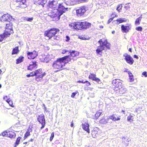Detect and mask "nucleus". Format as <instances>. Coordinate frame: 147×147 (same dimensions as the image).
<instances>
[{
    "instance_id": "7ed1b4c3",
    "label": "nucleus",
    "mask_w": 147,
    "mask_h": 147,
    "mask_svg": "<svg viewBox=\"0 0 147 147\" xmlns=\"http://www.w3.org/2000/svg\"><path fill=\"white\" fill-rule=\"evenodd\" d=\"M69 56H65L62 58L58 59L56 61H54L53 64V67L55 69H60L65 64L70 61V59Z\"/></svg>"
},
{
    "instance_id": "09e8293b",
    "label": "nucleus",
    "mask_w": 147,
    "mask_h": 147,
    "mask_svg": "<svg viewBox=\"0 0 147 147\" xmlns=\"http://www.w3.org/2000/svg\"><path fill=\"white\" fill-rule=\"evenodd\" d=\"M110 44L109 43H107V44H106L105 45V48L106 47V48H107L108 49H110Z\"/></svg>"
},
{
    "instance_id": "dca6fc26",
    "label": "nucleus",
    "mask_w": 147,
    "mask_h": 147,
    "mask_svg": "<svg viewBox=\"0 0 147 147\" xmlns=\"http://www.w3.org/2000/svg\"><path fill=\"white\" fill-rule=\"evenodd\" d=\"M122 144L123 146H128L129 142L131 141V140L129 138H126L125 137L122 138Z\"/></svg>"
},
{
    "instance_id": "c85d7f7f",
    "label": "nucleus",
    "mask_w": 147,
    "mask_h": 147,
    "mask_svg": "<svg viewBox=\"0 0 147 147\" xmlns=\"http://www.w3.org/2000/svg\"><path fill=\"white\" fill-rule=\"evenodd\" d=\"M142 18V16H140L136 20L135 22V25L138 26L140 24V22L141 21Z\"/></svg>"
},
{
    "instance_id": "4468645a",
    "label": "nucleus",
    "mask_w": 147,
    "mask_h": 147,
    "mask_svg": "<svg viewBox=\"0 0 147 147\" xmlns=\"http://www.w3.org/2000/svg\"><path fill=\"white\" fill-rule=\"evenodd\" d=\"M69 53H70V55L68 56H69V58L70 59V61H71V59H73L72 58H71V57H74L78 56L79 55V52L74 50H69Z\"/></svg>"
},
{
    "instance_id": "e433bc0d",
    "label": "nucleus",
    "mask_w": 147,
    "mask_h": 147,
    "mask_svg": "<svg viewBox=\"0 0 147 147\" xmlns=\"http://www.w3.org/2000/svg\"><path fill=\"white\" fill-rule=\"evenodd\" d=\"M8 133V131H5L1 134V135L3 136L7 137Z\"/></svg>"
},
{
    "instance_id": "6ab92c4d",
    "label": "nucleus",
    "mask_w": 147,
    "mask_h": 147,
    "mask_svg": "<svg viewBox=\"0 0 147 147\" xmlns=\"http://www.w3.org/2000/svg\"><path fill=\"white\" fill-rule=\"evenodd\" d=\"M115 90L119 91L120 94H122L126 92L127 91V89L122 85L120 88H119L118 89H116Z\"/></svg>"
},
{
    "instance_id": "864d4df0",
    "label": "nucleus",
    "mask_w": 147,
    "mask_h": 147,
    "mask_svg": "<svg viewBox=\"0 0 147 147\" xmlns=\"http://www.w3.org/2000/svg\"><path fill=\"white\" fill-rule=\"evenodd\" d=\"M79 38L83 40H86V38L84 36H79Z\"/></svg>"
},
{
    "instance_id": "9d476101",
    "label": "nucleus",
    "mask_w": 147,
    "mask_h": 147,
    "mask_svg": "<svg viewBox=\"0 0 147 147\" xmlns=\"http://www.w3.org/2000/svg\"><path fill=\"white\" fill-rule=\"evenodd\" d=\"M15 1L19 7L25 8L27 7L26 0H15Z\"/></svg>"
},
{
    "instance_id": "4be33fe9",
    "label": "nucleus",
    "mask_w": 147,
    "mask_h": 147,
    "mask_svg": "<svg viewBox=\"0 0 147 147\" xmlns=\"http://www.w3.org/2000/svg\"><path fill=\"white\" fill-rule=\"evenodd\" d=\"M34 74L35 75H36L38 74L43 75L44 74V76H45L46 74L45 72L43 73L42 72V69H39L34 71Z\"/></svg>"
},
{
    "instance_id": "20e7f679",
    "label": "nucleus",
    "mask_w": 147,
    "mask_h": 147,
    "mask_svg": "<svg viewBox=\"0 0 147 147\" xmlns=\"http://www.w3.org/2000/svg\"><path fill=\"white\" fill-rule=\"evenodd\" d=\"M69 25L72 29L81 30L88 28L91 26V24L86 22H76L69 24Z\"/></svg>"
},
{
    "instance_id": "2f4dec72",
    "label": "nucleus",
    "mask_w": 147,
    "mask_h": 147,
    "mask_svg": "<svg viewBox=\"0 0 147 147\" xmlns=\"http://www.w3.org/2000/svg\"><path fill=\"white\" fill-rule=\"evenodd\" d=\"M21 139V138L20 137H18L17 138L15 143L14 147H16L18 145L20 142Z\"/></svg>"
},
{
    "instance_id": "f704fd0d",
    "label": "nucleus",
    "mask_w": 147,
    "mask_h": 147,
    "mask_svg": "<svg viewBox=\"0 0 147 147\" xmlns=\"http://www.w3.org/2000/svg\"><path fill=\"white\" fill-rule=\"evenodd\" d=\"M96 76V75L95 74H91L89 76V78L94 80V78H95Z\"/></svg>"
},
{
    "instance_id": "4c0bfd02",
    "label": "nucleus",
    "mask_w": 147,
    "mask_h": 147,
    "mask_svg": "<svg viewBox=\"0 0 147 147\" xmlns=\"http://www.w3.org/2000/svg\"><path fill=\"white\" fill-rule=\"evenodd\" d=\"M35 76L34 74V71H32L31 72L30 74H28L26 75V76L28 77H30L33 76Z\"/></svg>"
},
{
    "instance_id": "c03bdc74",
    "label": "nucleus",
    "mask_w": 147,
    "mask_h": 147,
    "mask_svg": "<svg viewBox=\"0 0 147 147\" xmlns=\"http://www.w3.org/2000/svg\"><path fill=\"white\" fill-rule=\"evenodd\" d=\"M54 136V133L53 132L51 134V136L50 138V141H51L52 140Z\"/></svg>"
},
{
    "instance_id": "37998d69",
    "label": "nucleus",
    "mask_w": 147,
    "mask_h": 147,
    "mask_svg": "<svg viewBox=\"0 0 147 147\" xmlns=\"http://www.w3.org/2000/svg\"><path fill=\"white\" fill-rule=\"evenodd\" d=\"M136 30L139 31H141L142 30V28L141 26H138L136 28Z\"/></svg>"
},
{
    "instance_id": "c756f323",
    "label": "nucleus",
    "mask_w": 147,
    "mask_h": 147,
    "mask_svg": "<svg viewBox=\"0 0 147 147\" xmlns=\"http://www.w3.org/2000/svg\"><path fill=\"white\" fill-rule=\"evenodd\" d=\"M24 57L23 56H21L16 60V63L17 64H19L22 62L23 61Z\"/></svg>"
},
{
    "instance_id": "a211bd4d",
    "label": "nucleus",
    "mask_w": 147,
    "mask_h": 147,
    "mask_svg": "<svg viewBox=\"0 0 147 147\" xmlns=\"http://www.w3.org/2000/svg\"><path fill=\"white\" fill-rule=\"evenodd\" d=\"M82 126L83 129L84 130L86 131L88 133H90L89 125L88 123H85L84 124H82Z\"/></svg>"
},
{
    "instance_id": "774afa93",
    "label": "nucleus",
    "mask_w": 147,
    "mask_h": 147,
    "mask_svg": "<svg viewBox=\"0 0 147 147\" xmlns=\"http://www.w3.org/2000/svg\"><path fill=\"white\" fill-rule=\"evenodd\" d=\"M112 33L113 34H114L115 33V31H112Z\"/></svg>"
},
{
    "instance_id": "a878e982",
    "label": "nucleus",
    "mask_w": 147,
    "mask_h": 147,
    "mask_svg": "<svg viewBox=\"0 0 147 147\" xmlns=\"http://www.w3.org/2000/svg\"><path fill=\"white\" fill-rule=\"evenodd\" d=\"M117 118L115 117V116L114 115L110 116L109 117V118L108 119H109V120L111 119L113 121H115L119 120L120 119V118H119L118 117Z\"/></svg>"
},
{
    "instance_id": "ddd939ff",
    "label": "nucleus",
    "mask_w": 147,
    "mask_h": 147,
    "mask_svg": "<svg viewBox=\"0 0 147 147\" xmlns=\"http://www.w3.org/2000/svg\"><path fill=\"white\" fill-rule=\"evenodd\" d=\"M27 54L29 59H34L38 56V53L36 51H34L32 52H28Z\"/></svg>"
},
{
    "instance_id": "58836bf2",
    "label": "nucleus",
    "mask_w": 147,
    "mask_h": 147,
    "mask_svg": "<svg viewBox=\"0 0 147 147\" xmlns=\"http://www.w3.org/2000/svg\"><path fill=\"white\" fill-rule=\"evenodd\" d=\"M94 81H95L97 82L99 84H100L101 83V81L100 80V79H99L98 78H97L96 77H95V78H94Z\"/></svg>"
},
{
    "instance_id": "1a4fd4ad",
    "label": "nucleus",
    "mask_w": 147,
    "mask_h": 147,
    "mask_svg": "<svg viewBox=\"0 0 147 147\" xmlns=\"http://www.w3.org/2000/svg\"><path fill=\"white\" fill-rule=\"evenodd\" d=\"M112 83L115 87V88L114 87L113 88H114V90H115L120 88L123 85L122 82H120V80L118 79H115L113 80L112 81Z\"/></svg>"
},
{
    "instance_id": "6e6552de",
    "label": "nucleus",
    "mask_w": 147,
    "mask_h": 147,
    "mask_svg": "<svg viewBox=\"0 0 147 147\" xmlns=\"http://www.w3.org/2000/svg\"><path fill=\"white\" fill-rule=\"evenodd\" d=\"M38 63L36 61H33L30 63L29 65L28 66L27 69L32 71L36 69L38 66Z\"/></svg>"
},
{
    "instance_id": "6e6d98bb",
    "label": "nucleus",
    "mask_w": 147,
    "mask_h": 147,
    "mask_svg": "<svg viewBox=\"0 0 147 147\" xmlns=\"http://www.w3.org/2000/svg\"><path fill=\"white\" fill-rule=\"evenodd\" d=\"M32 131V129H31L29 128V129H28V130L26 132H28V133H30V132Z\"/></svg>"
},
{
    "instance_id": "2eb2a0df",
    "label": "nucleus",
    "mask_w": 147,
    "mask_h": 147,
    "mask_svg": "<svg viewBox=\"0 0 147 147\" xmlns=\"http://www.w3.org/2000/svg\"><path fill=\"white\" fill-rule=\"evenodd\" d=\"M99 131V129L97 127H94L93 128L91 134L93 138H95L98 136V132Z\"/></svg>"
},
{
    "instance_id": "aec40b11",
    "label": "nucleus",
    "mask_w": 147,
    "mask_h": 147,
    "mask_svg": "<svg viewBox=\"0 0 147 147\" xmlns=\"http://www.w3.org/2000/svg\"><path fill=\"white\" fill-rule=\"evenodd\" d=\"M37 120L40 123L45 122L44 115H40L38 116Z\"/></svg>"
},
{
    "instance_id": "69168bd1",
    "label": "nucleus",
    "mask_w": 147,
    "mask_h": 147,
    "mask_svg": "<svg viewBox=\"0 0 147 147\" xmlns=\"http://www.w3.org/2000/svg\"><path fill=\"white\" fill-rule=\"evenodd\" d=\"M10 104H11L10 105L12 106V105H13V103H12V102L11 100V102H9Z\"/></svg>"
},
{
    "instance_id": "603ef678",
    "label": "nucleus",
    "mask_w": 147,
    "mask_h": 147,
    "mask_svg": "<svg viewBox=\"0 0 147 147\" xmlns=\"http://www.w3.org/2000/svg\"><path fill=\"white\" fill-rule=\"evenodd\" d=\"M129 77V79L130 80V81L131 82H133L134 80V78H133V76H131Z\"/></svg>"
},
{
    "instance_id": "3c124183",
    "label": "nucleus",
    "mask_w": 147,
    "mask_h": 147,
    "mask_svg": "<svg viewBox=\"0 0 147 147\" xmlns=\"http://www.w3.org/2000/svg\"><path fill=\"white\" fill-rule=\"evenodd\" d=\"M142 75L144 76L145 77H147V73L146 71H144L143 72Z\"/></svg>"
},
{
    "instance_id": "f03ea898",
    "label": "nucleus",
    "mask_w": 147,
    "mask_h": 147,
    "mask_svg": "<svg viewBox=\"0 0 147 147\" xmlns=\"http://www.w3.org/2000/svg\"><path fill=\"white\" fill-rule=\"evenodd\" d=\"M12 19V16L8 13L4 14L1 18V22H8L9 23L6 24V28L4 33L0 35V42L2 41L4 38L9 36L11 33H13L12 24L10 22Z\"/></svg>"
},
{
    "instance_id": "a19ab883",
    "label": "nucleus",
    "mask_w": 147,
    "mask_h": 147,
    "mask_svg": "<svg viewBox=\"0 0 147 147\" xmlns=\"http://www.w3.org/2000/svg\"><path fill=\"white\" fill-rule=\"evenodd\" d=\"M77 93H78V91H76L75 92H73L72 93L71 97L72 98H74L76 94Z\"/></svg>"
},
{
    "instance_id": "338daca9",
    "label": "nucleus",
    "mask_w": 147,
    "mask_h": 147,
    "mask_svg": "<svg viewBox=\"0 0 147 147\" xmlns=\"http://www.w3.org/2000/svg\"><path fill=\"white\" fill-rule=\"evenodd\" d=\"M33 139H31L30 140H29V141L33 142Z\"/></svg>"
},
{
    "instance_id": "4d7b16f0",
    "label": "nucleus",
    "mask_w": 147,
    "mask_h": 147,
    "mask_svg": "<svg viewBox=\"0 0 147 147\" xmlns=\"http://www.w3.org/2000/svg\"><path fill=\"white\" fill-rule=\"evenodd\" d=\"M128 74L129 77L131 76H133V75H132V74L130 72H129Z\"/></svg>"
},
{
    "instance_id": "de8ad7c7",
    "label": "nucleus",
    "mask_w": 147,
    "mask_h": 147,
    "mask_svg": "<svg viewBox=\"0 0 147 147\" xmlns=\"http://www.w3.org/2000/svg\"><path fill=\"white\" fill-rule=\"evenodd\" d=\"M70 40V38L68 36H66L65 37V40L66 42H68Z\"/></svg>"
},
{
    "instance_id": "9b49d317",
    "label": "nucleus",
    "mask_w": 147,
    "mask_h": 147,
    "mask_svg": "<svg viewBox=\"0 0 147 147\" xmlns=\"http://www.w3.org/2000/svg\"><path fill=\"white\" fill-rule=\"evenodd\" d=\"M123 56L125 57V59L126 61L130 64L132 65L134 62V60L131 56L127 53H125L123 55Z\"/></svg>"
},
{
    "instance_id": "b1692460",
    "label": "nucleus",
    "mask_w": 147,
    "mask_h": 147,
    "mask_svg": "<svg viewBox=\"0 0 147 147\" xmlns=\"http://www.w3.org/2000/svg\"><path fill=\"white\" fill-rule=\"evenodd\" d=\"M102 113V111L100 110L98 111L94 115H92V118L94 119H97L100 116Z\"/></svg>"
},
{
    "instance_id": "cd10ccee",
    "label": "nucleus",
    "mask_w": 147,
    "mask_h": 147,
    "mask_svg": "<svg viewBox=\"0 0 147 147\" xmlns=\"http://www.w3.org/2000/svg\"><path fill=\"white\" fill-rule=\"evenodd\" d=\"M126 20V19L125 18L118 19L116 20V24H119L120 23L125 22Z\"/></svg>"
},
{
    "instance_id": "473e14b6",
    "label": "nucleus",
    "mask_w": 147,
    "mask_h": 147,
    "mask_svg": "<svg viewBox=\"0 0 147 147\" xmlns=\"http://www.w3.org/2000/svg\"><path fill=\"white\" fill-rule=\"evenodd\" d=\"M3 99L4 100H5L8 103L9 105H10L11 104H10L9 102H11V100L9 98H8V96H7L4 97Z\"/></svg>"
},
{
    "instance_id": "680f3d73",
    "label": "nucleus",
    "mask_w": 147,
    "mask_h": 147,
    "mask_svg": "<svg viewBox=\"0 0 147 147\" xmlns=\"http://www.w3.org/2000/svg\"><path fill=\"white\" fill-rule=\"evenodd\" d=\"M86 84V85L87 86H88L89 85H90V84L88 83H85Z\"/></svg>"
},
{
    "instance_id": "49530a36",
    "label": "nucleus",
    "mask_w": 147,
    "mask_h": 147,
    "mask_svg": "<svg viewBox=\"0 0 147 147\" xmlns=\"http://www.w3.org/2000/svg\"><path fill=\"white\" fill-rule=\"evenodd\" d=\"M69 50H67V49H63L62 50V53L63 54H64L65 53L68 52L69 53Z\"/></svg>"
},
{
    "instance_id": "13d9d810",
    "label": "nucleus",
    "mask_w": 147,
    "mask_h": 147,
    "mask_svg": "<svg viewBox=\"0 0 147 147\" xmlns=\"http://www.w3.org/2000/svg\"><path fill=\"white\" fill-rule=\"evenodd\" d=\"M54 37H53V38L54 39H56L57 40H58V37L57 36H53Z\"/></svg>"
},
{
    "instance_id": "5fc2aeb1",
    "label": "nucleus",
    "mask_w": 147,
    "mask_h": 147,
    "mask_svg": "<svg viewBox=\"0 0 147 147\" xmlns=\"http://www.w3.org/2000/svg\"><path fill=\"white\" fill-rule=\"evenodd\" d=\"M113 18H111L108 21V24H109L113 20Z\"/></svg>"
},
{
    "instance_id": "5701e85b",
    "label": "nucleus",
    "mask_w": 147,
    "mask_h": 147,
    "mask_svg": "<svg viewBox=\"0 0 147 147\" xmlns=\"http://www.w3.org/2000/svg\"><path fill=\"white\" fill-rule=\"evenodd\" d=\"M7 137L11 138H15L16 136V134L15 132L12 131H8Z\"/></svg>"
},
{
    "instance_id": "a18cd8bd",
    "label": "nucleus",
    "mask_w": 147,
    "mask_h": 147,
    "mask_svg": "<svg viewBox=\"0 0 147 147\" xmlns=\"http://www.w3.org/2000/svg\"><path fill=\"white\" fill-rule=\"evenodd\" d=\"M30 135V133L28 132H26L24 135V139H25L28 136Z\"/></svg>"
},
{
    "instance_id": "bb28decb",
    "label": "nucleus",
    "mask_w": 147,
    "mask_h": 147,
    "mask_svg": "<svg viewBox=\"0 0 147 147\" xmlns=\"http://www.w3.org/2000/svg\"><path fill=\"white\" fill-rule=\"evenodd\" d=\"M109 121V119L107 118L106 119H102L100 120L99 122L100 123L105 124L108 123Z\"/></svg>"
},
{
    "instance_id": "7c9ffc66",
    "label": "nucleus",
    "mask_w": 147,
    "mask_h": 147,
    "mask_svg": "<svg viewBox=\"0 0 147 147\" xmlns=\"http://www.w3.org/2000/svg\"><path fill=\"white\" fill-rule=\"evenodd\" d=\"M18 51V48L17 47L14 48L12 51V55L17 54Z\"/></svg>"
},
{
    "instance_id": "f3484780",
    "label": "nucleus",
    "mask_w": 147,
    "mask_h": 147,
    "mask_svg": "<svg viewBox=\"0 0 147 147\" xmlns=\"http://www.w3.org/2000/svg\"><path fill=\"white\" fill-rule=\"evenodd\" d=\"M47 0H35L34 3L41 5L43 7L44 6V5L46 3Z\"/></svg>"
},
{
    "instance_id": "393cba45",
    "label": "nucleus",
    "mask_w": 147,
    "mask_h": 147,
    "mask_svg": "<svg viewBox=\"0 0 147 147\" xmlns=\"http://www.w3.org/2000/svg\"><path fill=\"white\" fill-rule=\"evenodd\" d=\"M36 77V80L37 81H40L42 78L44 76V74L43 75H39L38 74L36 75H35Z\"/></svg>"
},
{
    "instance_id": "e2e57ef3",
    "label": "nucleus",
    "mask_w": 147,
    "mask_h": 147,
    "mask_svg": "<svg viewBox=\"0 0 147 147\" xmlns=\"http://www.w3.org/2000/svg\"><path fill=\"white\" fill-rule=\"evenodd\" d=\"M71 127H73V126H74V123H73V122H72L71 123Z\"/></svg>"
},
{
    "instance_id": "bf43d9fd",
    "label": "nucleus",
    "mask_w": 147,
    "mask_h": 147,
    "mask_svg": "<svg viewBox=\"0 0 147 147\" xmlns=\"http://www.w3.org/2000/svg\"><path fill=\"white\" fill-rule=\"evenodd\" d=\"M134 58H136V59H138V56L137 55H134Z\"/></svg>"
},
{
    "instance_id": "ea45409f",
    "label": "nucleus",
    "mask_w": 147,
    "mask_h": 147,
    "mask_svg": "<svg viewBox=\"0 0 147 147\" xmlns=\"http://www.w3.org/2000/svg\"><path fill=\"white\" fill-rule=\"evenodd\" d=\"M133 117V116L130 115L129 116H128L127 117V120L128 121H132V118Z\"/></svg>"
},
{
    "instance_id": "052dcab7",
    "label": "nucleus",
    "mask_w": 147,
    "mask_h": 147,
    "mask_svg": "<svg viewBox=\"0 0 147 147\" xmlns=\"http://www.w3.org/2000/svg\"><path fill=\"white\" fill-rule=\"evenodd\" d=\"M124 7L126 9H127L129 8V7L128 6H125Z\"/></svg>"
},
{
    "instance_id": "0e129e2a",
    "label": "nucleus",
    "mask_w": 147,
    "mask_h": 147,
    "mask_svg": "<svg viewBox=\"0 0 147 147\" xmlns=\"http://www.w3.org/2000/svg\"><path fill=\"white\" fill-rule=\"evenodd\" d=\"M131 50H132V49H131V48H129V52H132Z\"/></svg>"
},
{
    "instance_id": "0eeeda50",
    "label": "nucleus",
    "mask_w": 147,
    "mask_h": 147,
    "mask_svg": "<svg viewBox=\"0 0 147 147\" xmlns=\"http://www.w3.org/2000/svg\"><path fill=\"white\" fill-rule=\"evenodd\" d=\"M87 8L85 6L79 7L76 10V13L78 17L83 15L87 10Z\"/></svg>"
},
{
    "instance_id": "423d86ee",
    "label": "nucleus",
    "mask_w": 147,
    "mask_h": 147,
    "mask_svg": "<svg viewBox=\"0 0 147 147\" xmlns=\"http://www.w3.org/2000/svg\"><path fill=\"white\" fill-rule=\"evenodd\" d=\"M60 30L56 28H52L48 31H45L44 35L45 36L48 37L49 38L55 36L56 34L59 32Z\"/></svg>"
},
{
    "instance_id": "412c9836",
    "label": "nucleus",
    "mask_w": 147,
    "mask_h": 147,
    "mask_svg": "<svg viewBox=\"0 0 147 147\" xmlns=\"http://www.w3.org/2000/svg\"><path fill=\"white\" fill-rule=\"evenodd\" d=\"M75 3V0H65V3H62L64 5L65 4L67 5H73Z\"/></svg>"
},
{
    "instance_id": "f257e3e1",
    "label": "nucleus",
    "mask_w": 147,
    "mask_h": 147,
    "mask_svg": "<svg viewBox=\"0 0 147 147\" xmlns=\"http://www.w3.org/2000/svg\"><path fill=\"white\" fill-rule=\"evenodd\" d=\"M48 6L49 8L53 9V14L52 15L53 17H56L58 20H59L60 16L66 11L68 8L64 7L63 4H58L57 1H52L49 3Z\"/></svg>"
},
{
    "instance_id": "c9c22d12",
    "label": "nucleus",
    "mask_w": 147,
    "mask_h": 147,
    "mask_svg": "<svg viewBox=\"0 0 147 147\" xmlns=\"http://www.w3.org/2000/svg\"><path fill=\"white\" fill-rule=\"evenodd\" d=\"M78 83H82L83 84H85V83H88L90 84V82H89L88 81H84V80H78L77 82Z\"/></svg>"
},
{
    "instance_id": "39448f33",
    "label": "nucleus",
    "mask_w": 147,
    "mask_h": 147,
    "mask_svg": "<svg viewBox=\"0 0 147 147\" xmlns=\"http://www.w3.org/2000/svg\"><path fill=\"white\" fill-rule=\"evenodd\" d=\"M100 44V46L98 47V48L96 49V51L97 54L100 55H101L102 51L105 50V45L108 43L107 40H105L103 41L102 39H100L98 41Z\"/></svg>"
},
{
    "instance_id": "f8f14e48",
    "label": "nucleus",
    "mask_w": 147,
    "mask_h": 147,
    "mask_svg": "<svg viewBox=\"0 0 147 147\" xmlns=\"http://www.w3.org/2000/svg\"><path fill=\"white\" fill-rule=\"evenodd\" d=\"M131 24H126L125 26L122 25L121 26V28L122 32L127 33L131 29Z\"/></svg>"
},
{
    "instance_id": "8fccbe9b",
    "label": "nucleus",
    "mask_w": 147,
    "mask_h": 147,
    "mask_svg": "<svg viewBox=\"0 0 147 147\" xmlns=\"http://www.w3.org/2000/svg\"><path fill=\"white\" fill-rule=\"evenodd\" d=\"M40 123L42 125V126L40 128L41 129H42L44 127L45 124V122L42 123Z\"/></svg>"
},
{
    "instance_id": "79ce46f5",
    "label": "nucleus",
    "mask_w": 147,
    "mask_h": 147,
    "mask_svg": "<svg viewBox=\"0 0 147 147\" xmlns=\"http://www.w3.org/2000/svg\"><path fill=\"white\" fill-rule=\"evenodd\" d=\"M122 7V6L121 4L119 5L117 8V10L119 11V10L121 9Z\"/></svg>"
},
{
    "instance_id": "72a5a7b5",
    "label": "nucleus",
    "mask_w": 147,
    "mask_h": 147,
    "mask_svg": "<svg viewBox=\"0 0 147 147\" xmlns=\"http://www.w3.org/2000/svg\"><path fill=\"white\" fill-rule=\"evenodd\" d=\"M33 18H29L27 17H25L24 19L25 20H27L29 22H31L33 20Z\"/></svg>"
}]
</instances>
